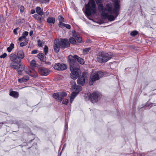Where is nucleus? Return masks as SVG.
I'll use <instances>...</instances> for the list:
<instances>
[{"label":"nucleus","mask_w":156,"mask_h":156,"mask_svg":"<svg viewBox=\"0 0 156 156\" xmlns=\"http://www.w3.org/2000/svg\"><path fill=\"white\" fill-rule=\"evenodd\" d=\"M95 1L102 19H107L109 21L114 20L119 14L120 7V1L114 0L113 1L114 8H113L112 4H107L105 7L102 4L101 0H95Z\"/></svg>","instance_id":"obj_1"},{"label":"nucleus","mask_w":156,"mask_h":156,"mask_svg":"<svg viewBox=\"0 0 156 156\" xmlns=\"http://www.w3.org/2000/svg\"><path fill=\"white\" fill-rule=\"evenodd\" d=\"M112 56L113 54L112 53L100 52L97 55L96 59L99 62H105L110 59Z\"/></svg>","instance_id":"obj_2"},{"label":"nucleus","mask_w":156,"mask_h":156,"mask_svg":"<svg viewBox=\"0 0 156 156\" xmlns=\"http://www.w3.org/2000/svg\"><path fill=\"white\" fill-rule=\"evenodd\" d=\"M86 11L85 14L90 16L92 12L95 14L96 13V5L94 0H89L88 3L86 5Z\"/></svg>","instance_id":"obj_3"},{"label":"nucleus","mask_w":156,"mask_h":156,"mask_svg":"<svg viewBox=\"0 0 156 156\" xmlns=\"http://www.w3.org/2000/svg\"><path fill=\"white\" fill-rule=\"evenodd\" d=\"M68 58L70 70L78 71L80 69V66L77 63L76 61L72 55H69Z\"/></svg>","instance_id":"obj_4"},{"label":"nucleus","mask_w":156,"mask_h":156,"mask_svg":"<svg viewBox=\"0 0 156 156\" xmlns=\"http://www.w3.org/2000/svg\"><path fill=\"white\" fill-rule=\"evenodd\" d=\"M104 75L103 72L101 71L93 72L91 74L90 81L89 84L93 85V82L99 80L100 78L102 77Z\"/></svg>","instance_id":"obj_5"},{"label":"nucleus","mask_w":156,"mask_h":156,"mask_svg":"<svg viewBox=\"0 0 156 156\" xmlns=\"http://www.w3.org/2000/svg\"><path fill=\"white\" fill-rule=\"evenodd\" d=\"M87 73L84 72L82 73V75H80L78 77L77 83L81 86H83L85 83V79L87 77Z\"/></svg>","instance_id":"obj_6"},{"label":"nucleus","mask_w":156,"mask_h":156,"mask_svg":"<svg viewBox=\"0 0 156 156\" xmlns=\"http://www.w3.org/2000/svg\"><path fill=\"white\" fill-rule=\"evenodd\" d=\"M10 60L12 62L17 64H19L21 63V60L19 59V58L16 54L14 53H12L9 55Z\"/></svg>","instance_id":"obj_7"},{"label":"nucleus","mask_w":156,"mask_h":156,"mask_svg":"<svg viewBox=\"0 0 156 156\" xmlns=\"http://www.w3.org/2000/svg\"><path fill=\"white\" fill-rule=\"evenodd\" d=\"M53 66L55 69L58 70H63L67 69V66L63 63H55Z\"/></svg>","instance_id":"obj_8"},{"label":"nucleus","mask_w":156,"mask_h":156,"mask_svg":"<svg viewBox=\"0 0 156 156\" xmlns=\"http://www.w3.org/2000/svg\"><path fill=\"white\" fill-rule=\"evenodd\" d=\"M85 95L86 98H99L101 96V93L98 91L94 92L92 94L87 93Z\"/></svg>","instance_id":"obj_9"},{"label":"nucleus","mask_w":156,"mask_h":156,"mask_svg":"<svg viewBox=\"0 0 156 156\" xmlns=\"http://www.w3.org/2000/svg\"><path fill=\"white\" fill-rule=\"evenodd\" d=\"M72 89L76 92H79L81 90V87L77 86L74 80H72L70 82Z\"/></svg>","instance_id":"obj_10"},{"label":"nucleus","mask_w":156,"mask_h":156,"mask_svg":"<svg viewBox=\"0 0 156 156\" xmlns=\"http://www.w3.org/2000/svg\"><path fill=\"white\" fill-rule=\"evenodd\" d=\"M60 44V46L62 48H66L70 46L68 40L66 39H61Z\"/></svg>","instance_id":"obj_11"},{"label":"nucleus","mask_w":156,"mask_h":156,"mask_svg":"<svg viewBox=\"0 0 156 156\" xmlns=\"http://www.w3.org/2000/svg\"><path fill=\"white\" fill-rule=\"evenodd\" d=\"M38 72L41 75L46 76L49 74L50 71L46 68L41 67L38 69Z\"/></svg>","instance_id":"obj_12"},{"label":"nucleus","mask_w":156,"mask_h":156,"mask_svg":"<svg viewBox=\"0 0 156 156\" xmlns=\"http://www.w3.org/2000/svg\"><path fill=\"white\" fill-rule=\"evenodd\" d=\"M60 44L59 41L58 40H55L54 41V48L55 52L58 53L59 51V46Z\"/></svg>","instance_id":"obj_13"},{"label":"nucleus","mask_w":156,"mask_h":156,"mask_svg":"<svg viewBox=\"0 0 156 156\" xmlns=\"http://www.w3.org/2000/svg\"><path fill=\"white\" fill-rule=\"evenodd\" d=\"M19 59L21 60L23 59L25 57L24 52L22 50H19L17 53L16 55Z\"/></svg>","instance_id":"obj_14"},{"label":"nucleus","mask_w":156,"mask_h":156,"mask_svg":"<svg viewBox=\"0 0 156 156\" xmlns=\"http://www.w3.org/2000/svg\"><path fill=\"white\" fill-rule=\"evenodd\" d=\"M9 95H10L14 98H18L19 97V93L18 92L13 91L12 89L9 90Z\"/></svg>","instance_id":"obj_15"},{"label":"nucleus","mask_w":156,"mask_h":156,"mask_svg":"<svg viewBox=\"0 0 156 156\" xmlns=\"http://www.w3.org/2000/svg\"><path fill=\"white\" fill-rule=\"evenodd\" d=\"M71 72L70 75L71 78L73 79H76L77 77L79 75V73L77 71H70Z\"/></svg>","instance_id":"obj_16"},{"label":"nucleus","mask_w":156,"mask_h":156,"mask_svg":"<svg viewBox=\"0 0 156 156\" xmlns=\"http://www.w3.org/2000/svg\"><path fill=\"white\" fill-rule=\"evenodd\" d=\"M55 21V19L54 17H48L47 19V22L51 26L53 25Z\"/></svg>","instance_id":"obj_17"},{"label":"nucleus","mask_w":156,"mask_h":156,"mask_svg":"<svg viewBox=\"0 0 156 156\" xmlns=\"http://www.w3.org/2000/svg\"><path fill=\"white\" fill-rule=\"evenodd\" d=\"M42 16H40L37 14H35L34 15V17L39 21V23L42 22L43 20Z\"/></svg>","instance_id":"obj_18"},{"label":"nucleus","mask_w":156,"mask_h":156,"mask_svg":"<svg viewBox=\"0 0 156 156\" xmlns=\"http://www.w3.org/2000/svg\"><path fill=\"white\" fill-rule=\"evenodd\" d=\"M35 9L36 12L37 13V14H38L40 16H42L44 15V13L43 10L40 7H37Z\"/></svg>","instance_id":"obj_19"},{"label":"nucleus","mask_w":156,"mask_h":156,"mask_svg":"<svg viewBox=\"0 0 156 156\" xmlns=\"http://www.w3.org/2000/svg\"><path fill=\"white\" fill-rule=\"evenodd\" d=\"M73 57L74 58V59L76 60H77L78 62L80 63V64H83L84 63V61L83 59L81 58L80 57H79L77 55H74Z\"/></svg>","instance_id":"obj_20"},{"label":"nucleus","mask_w":156,"mask_h":156,"mask_svg":"<svg viewBox=\"0 0 156 156\" xmlns=\"http://www.w3.org/2000/svg\"><path fill=\"white\" fill-rule=\"evenodd\" d=\"M29 79V77L27 76H25L23 78L18 79L19 83H23L27 81Z\"/></svg>","instance_id":"obj_21"},{"label":"nucleus","mask_w":156,"mask_h":156,"mask_svg":"<svg viewBox=\"0 0 156 156\" xmlns=\"http://www.w3.org/2000/svg\"><path fill=\"white\" fill-rule=\"evenodd\" d=\"M100 98H85V100L87 101H90L93 103L97 102L99 100Z\"/></svg>","instance_id":"obj_22"},{"label":"nucleus","mask_w":156,"mask_h":156,"mask_svg":"<svg viewBox=\"0 0 156 156\" xmlns=\"http://www.w3.org/2000/svg\"><path fill=\"white\" fill-rule=\"evenodd\" d=\"M28 32L27 31L24 32L23 33L22 36L19 38V40L21 41L22 40L26 39V37L28 35Z\"/></svg>","instance_id":"obj_23"},{"label":"nucleus","mask_w":156,"mask_h":156,"mask_svg":"<svg viewBox=\"0 0 156 156\" xmlns=\"http://www.w3.org/2000/svg\"><path fill=\"white\" fill-rule=\"evenodd\" d=\"M37 56L41 61L43 62H45L46 60V58L43 55V54L41 53H39L37 55Z\"/></svg>","instance_id":"obj_24"},{"label":"nucleus","mask_w":156,"mask_h":156,"mask_svg":"<svg viewBox=\"0 0 156 156\" xmlns=\"http://www.w3.org/2000/svg\"><path fill=\"white\" fill-rule=\"evenodd\" d=\"M60 101H62V103L65 105H67L68 103L69 100L66 98H58Z\"/></svg>","instance_id":"obj_25"},{"label":"nucleus","mask_w":156,"mask_h":156,"mask_svg":"<svg viewBox=\"0 0 156 156\" xmlns=\"http://www.w3.org/2000/svg\"><path fill=\"white\" fill-rule=\"evenodd\" d=\"M30 73L28 74L29 76L33 77L36 78L38 76L37 74L34 71H30L29 72Z\"/></svg>","instance_id":"obj_26"},{"label":"nucleus","mask_w":156,"mask_h":156,"mask_svg":"<svg viewBox=\"0 0 156 156\" xmlns=\"http://www.w3.org/2000/svg\"><path fill=\"white\" fill-rule=\"evenodd\" d=\"M15 63L12 62L10 64V66L12 69H14L16 70L19 69V66L18 65H15Z\"/></svg>","instance_id":"obj_27"},{"label":"nucleus","mask_w":156,"mask_h":156,"mask_svg":"<svg viewBox=\"0 0 156 156\" xmlns=\"http://www.w3.org/2000/svg\"><path fill=\"white\" fill-rule=\"evenodd\" d=\"M14 48V45L13 43L10 44L9 46L7 48V50L9 52H11L12 49Z\"/></svg>","instance_id":"obj_28"},{"label":"nucleus","mask_w":156,"mask_h":156,"mask_svg":"<svg viewBox=\"0 0 156 156\" xmlns=\"http://www.w3.org/2000/svg\"><path fill=\"white\" fill-rule=\"evenodd\" d=\"M30 66L32 67H36L37 64L35 60L34 59L31 61L30 62Z\"/></svg>","instance_id":"obj_29"},{"label":"nucleus","mask_w":156,"mask_h":156,"mask_svg":"<svg viewBox=\"0 0 156 156\" xmlns=\"http://www.w3.org/2000/svg\"><path fill=\"white\" fill-rule=\"evenodd\" d=\"M90 49L91 48L90 47L85 48L83 50V54L85 55L87 54Z\"/></svg>","instance_id":"obj_30"},{"label":"nucleus","mask_w":156,"mask_h":156,"mask_svg":"<svg viewBox=\"0 0 156 156\" xmlns=\"http://www.w3.org/2000/svg\"><path fill=\"white\" fill-rule=\"evenodd\" d=\"M19 66V69H20L21 70H22L23 71L25 69V66L23 64H20L18 65Z\"/></svg>","instance_id":"obj_31"},{"label":"nucleus","mask_w":156,"mask_h":156,"mask_svg":"<svg viewBox=\"0 0 156 156\" xmlns=\"http://www.w3.org/2000/svg\"><path fill=\"white\" fill-rule=\"evenodd\" d=\"M59 97L60 98H62V97H66L67 95L66 93L65 92H59Z\"/></svg>","instance_id":"obj_32"},{"label":"nucleus","mask_w":156,"mask_h":156,"mask_svg":"<svg viewBox=\"0 0 156 156\" xmlns=\"http://www.w3.org/2000/svg\"><path fill=\"white\" fill-rule=\"evenodd\" d=\"M58 19L59 23H63L64 22V19L63 17L61 15L58 16Z\"/></svg>","instance_id":"obj_33"},{"label":"nucleus","mask_w":156,"mask_h":156,"mask_svg":"<svg viewBox=\"0 0 156 156\" xmlns=\"http://www.w3.org/2000/svg\"><path fill=\"white\" fill-rule=\"evenodd\" d=\"M69 41L70 42L73 44H75L76 43V41L72 37L70 38Z\"/></svg>","instance_id":"obj_34"},{"label":"nucleus","mask_w":156,"mask_h":156,"mask_svg":"<svg viewBox=\"0 0 156 156\" xmlns=\"http://www.w3.org/2000/svg\"><path fill=\"white\" fill-rule=\"evenodd\" d=\"M138 34V31L136 30H134L131 32L130 33V35L133 37H134Z\"/></svg>","instance_id":"obj_35"},{"label":"nucleus","mask_w":156,"mask_h":156,"mask_svg":"<svg viewBox=\"0 0 156 156\" xmlns=\"http://www.w3.org/2000/svg\"><path fill=\"white\" fill-rule=\"evenodd\" d=\"M18 6L20 9V12L21 13L23 12L24 11V7L23 6L20 5H18Z\"/></svg>","instance_id":"obj_36"},{"label":"nucleus","mask_w":156,"mask_h":156,"mask_svg":"<svg viewBox=\"0 0 156 156\" xmlns=\"http://www.w3.org/2000/svg\"><path fill=\"white\" fill-rule=\"evenodd\" d=\"M28 44V41L26 40L24 42H22L20 44V46L21 47H23L27 45Z\"/></svg>","instance_id":"obj_37"},{"label":"nucleus","mask_w":156,"mask_h":156,"mask_svg":"<svg viewBox=\"0 0 156 156\" xmlns=\"http://www.w3.org/2000/svg\"><path fill=\"white\" fill-rule=\"evenodd\" d=\"M48 48L47 45H45L44 47V50L45 55H46L48 52Z\"/></svg>","instance_id":"obj_38"},{"label":"nucleus","mask_w":156,"mask_h":156,"mask_svg":"<svg viewBox=\"0 0 156 156\" xmlns=\"http://www.w3.org/2000/svg\"><path fill=\"white\" fill-rule=\"evenodd\" d=\"M79 92H73L71 94V96L70 98H75L76 97L77 94H78Z\"/></svg>","instance_id":"obj_39"},{"label":"nucleus","mask_w":156,"mask_h":156,"mask_svg":"<svg viewBox=\"0 0 156 156\" xmlns=\"http://www.w3.org/2000/svg\"><path fill=\"white\" fill-rule=\"evenodd\" d=\"M53 98H60L59 93H54L52 95Z\"/></svg>","instance_id":"obj_40"},{"label":"nucleus","mask_w":156,"mask_h":156,"mask_svg":"<svg viewBox=\"0 0 156 156\" xmlns=\"http://www.w3.org/2000/svg\"><path fill=\"white\" fill-rule=\"evenodd\" d=\"M72 35L75 38L76 37L78 36L77 33L76 32L75 30H73L72 31Z\"/></svg>","instance_id":"obj_41"},{"label":"nucleus","mask_w":156,"mask_h":156,"mask_svg":"<svg viewBox=\"0 0 156 156\" xmlns=\"http://www.w3.org/2000/svg\"><path fill=\"white\" fill-rule=\"evenodd\" d=\"M82 39L81 37L78 36L75 38V39L77 41L80 43L81 42Z\"/></svg>","instance_id":"obj_42"},{"label":"nucleus","mask_w":156,"mask_h":156,"mask_svg":"<svg viewBox=\"0 0 156 156\" xmlns=\"http://www.w3.org/2000/svg\"><path fill=\"white\" fill-rule=\"evenodd\" d=\"M38 2H39L41 3H45L47 2H48L49 0H36Z\"/></svg>","instance_id":"obj_43"},{"label":"nucleus","mask_w":156,"mask_h":156,"mask_svg":"<svg viewBox=\"0 0 156 156\" xmlns=\"http://www.w3.org/2000/svg\"><path fill=\"white\" fill-rule=\"evenodd\" d=\"M37 42L38 46L41 47H42V42L40 40H38Z\"/></svg>","instance_id":"obj_44"},{"label":"nucleus","mask_w":156,"mask_h":156,"mask_svg":"<svg viewBox=\"0 0 156 156\" xmlns=\"http://www.w3.org/2000/svg\"><path fill=\"white\" fill-rule=\"evenodd\" d=\"M65 24L63 23H59V27L61 28H63L65 27Z\"/></svg>","instance_id":"obj_45"},{"label":"nucleus","mask_w":156,"mask_h":156,"mask_svg":"<svg viewBox=\"0 0 156 156\" xmlns=\"http://www.w3.org/2000/svg\"><path fill=\"white\" fill-rule=\"evenodd\" d=\"M7 56V54L5 53H4L2 55H1L0 56V58H6Z\"/></svg>","instance_id":"obj_46"},{"label":"nucleus","mask_w":156,"mask_h":156,"mask_svg":"<svg viewBox=\"0 0 156 156\" xmlns=\"http://www.w3.org/2000/svg\"><path fill=\"white\" fill-rule=\"evenodd\" d=\"M65 27L68 29H70L71 28L69 24H66Z\"/></svg>","instance_id":"obj_47"},{"label":"nucleus","mask_w":156,"mask_h":156,"mask_svg":"<svg viewBox=\"0 0 156 156\" xmlns=\"http://www.w3.org/2000/svg\"><path fill=\"white\" fill-rule=\"evenodd\" d=\"M18 28H17L16 29H15L14 30H13V33L14 34H17V30L18 29Z\"/></svg>","instance_id":"obj_48"},{"label":"nucleus","mask_w":156,"mask_h":156,"mask_svg":"<svg viewBox=\"0 0 156 156\" xmlns=\"http://www.w3.org/2000/svg\"><path fill=\"white\" fill-rule=\"evenodd\" d=\"M24 70L25 72V73H26L27 74H28L29 73H30V70H29L27 68H25V69Z\"/></svg>","instance_id":"obj_49"},{"label":"nucleus","mask_w":156,"mask_h":156,"mask_svg":"<svg viewBox=\"0 0 156 156\" xmlns=\"http://www.w3.org/2000/svg\"><path fill=\"white\" fill-rule=\"evenodd\" d=\"M65 129H68V123H67V122H66V120H65Z\"/></svg>","instance_id":"obj_50"},{"label":"nucleus","mask_w":156,"mask_h":156,"mask_svg":"<svg viewBox=\"0 0 156 156\" xmlns=\"http://www.w3.org/2000/svg\"><path fill=\"white\" fill-rule=\"evenodd\" d=\"M37 53V50H34L32 51L31 53L32 54H36Z\"/></svg>","instance_id":"obj_51"},{"label":"nucleus","mask_w":156,"mask_h":156,"mask_svg":"<svg viewBox=\"0 0 156 156\" xmlns=\"http://www.w3.org/2000/svg\"><path fill=\"white\" fill-rule=\"evenodd\" d=\"M17 70V71H18V74L19 75H21L22 74V71L21 70H19L18 69Z\"/></svg>","instance_id":"obj_52"},{"label":"nucleus","mask_w":156,"mask_h":156,"mask_svg":"<svg viewBox=\"0 0 156 156\" xmlns=\"http://www.w3.org/2000/svg\"><path fill=\"white\" fill-rule=\"evenodd\" d=\"M45 64L47 65H50L51 64V63L49 61L45 62Z\"/></svg>","instance_id":"obj_53"},{"label":"nucleus","mask_w":156,"mask_h":156,"mask_svg":"<svg viewBox=\"0 0 156 156\" xmlns=\"http://www.w3.org/2000/svg\"><path fill=\"white\" fill-rule=\"evenodd\" d=\"M35 12V11L34 10H31V14H33Z\"/></svg>","instance_id":"obj_54"},{"label":"nucleus","mask_w":156,"mask_h":156,"mask_svg":"<svg viewBox=\"0 0 156 156\" xmlns=\"http://www.w3.org/2000/svg\"><path fill=\"white\" fill-rule=\"evenodd\" d=\"M33 34V31L31 30L30 31V36H31Z\"/></svg>","instance_id":"obj_55"},{"label":"nucleus","mask_w":156,"mask_h":156,"mask_svg":"<svg viewBox=\"0 0 156 156\" xmlns=\"http://www.w3.org/2000/svg\"><path fill=\"white\" fill-rule=\"evenodd\" d=\"M70 98V102L71 103H72L73 101L74 100V98Z\"/></svg>","instance_id":"obj_56"},{"label":"nucleus","mask_w":156,"mask_h":156,"mask_svg":"<svg viewBox=\"0 0 156 156\" xmlns=\"http://www.w3.org/2000/svg\"><path fill=\"white\" fill-rule=\"evenodd\" d=\"M65 145H64L63 147H65Z\"/></svg>","instance_id":"obj_57"},{"label":"nucleus","mask_w":156,"mask_h":156,"mask_svg":"<svg viewBox=\"0 0 156 156\" xmlns=\"http://www.w3.org/2000/svg\"><path fill=\"white\" fill-rule=\"evenodd\" d=\"M156 105V104L154 105Z\"/></svg>","instance_id":"obj_58"}]
</instances>
